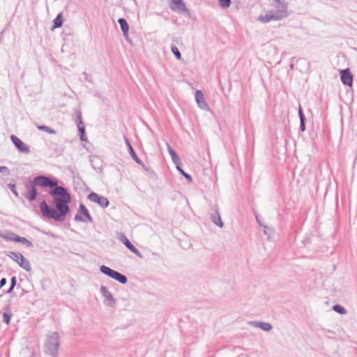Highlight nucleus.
I'll return each instance as SVG.
<instances>
[{"label":"nucleus","instance_id":"412c9836","mask_svg":"<svg viewBox=\"0 0 357 357\" xmlns=\"http://www.w3.org/2000/svg\"><path fill=\"white\" fill-rule=\"evenodd\" d=\"M123 243L126 246L128 249H129L132 253L137 255V256L141 257V254L139 250L132 245V243L125 236H123V239L122 240Z\"/></svg>","mask_w":357,"mask_h":357},{"label":"nucleus","instance_id":"f704fd0d","mask_svg":"<svg viewBox=\"0 0 357 357\" xmlns=\"http://www.w3.org/2000/svg\"><path fill=\"white\" fill-rule=\"evenodd\" d=\"M13 289H11V287L9 288V289L7 291V294H10L13 291Z\"/></svg>","mask_w":357,"mask_h":357},{"label":"nucleus","instance_id":"9b49d317","mask_svg":"<svg viewBox=\"0 0 357 357\" xmlns=\"http://www.w3.org/2000/svg\"><path fill=\"white\" fill-rule=\"evenodd\" d=\"M124 139H125V142H126V144L128 149V151H129V153L130 155V156L132 157V158L141 167H142V168L144 169H145L146 171H148V168L145 166V165L144 164V162L139 158V157L137 156V155L136 154V153L135 152L131 144L130 143V141L129 139H128L127 137H124Z\"/></svg>","mask_w":357,"mask_h":357},{"label":"nucleus","instance_id":"bb28decb","mask_svg":"<svg viewBox=\"0 0 357 357\" xmlns=\"http://www.w3.org/2000/svg\"><path fill=\"white\" fill-rule=\"evenodd\" d=\"M177 170L189 181V182H192V176L185 173L181 168V165H178V166H176Z\"/></svg>","mask_w":357,"mask_h":357},{"label":"nucleus","instance_id":"c85d7f7f","mask_svg":"<svg viewBox=\"0 0 357 357\" xmlns=\"http://www.w3.org/2000/svg\"><path fill=\"white\" fill-rule=\"evenodd\" d=\"M12 316H13V314L11 312H4L3 314V322L6 323V324H9L10 322V319H11Z\"/></svg>","mask_w":357,"mask_h":357},{"label":"nucleus","instance_id":"5701e85b","mask_svg":"<svg viewBox=\"0 0 357 357\" xmlns=\"http://www.w3.org/2000/svg\"><path fill=\"white\" fill-rule=\"evenodd\" d=\"M298 116L300 119V130L303 132L305 130V118L301 106L298 108Z\"/></svg>","mask_w":357,"mask_h":357},{"label":"nucleus","instance_id":"473e14b6","mask_svg":"<svg viewBox=\"0 0 357 357\" xmlns=\"http://www.w3.org/2000/svg\"><path fill=\"white\" fill-rule=\"evenodd\" d=\"M16 282H17V279H16V277H13L11 278V280H10V287H11V289H13L14 287H15L16 285Z\"/></svg>","mask_w":357,"mask_h":357},{"label":"nucleus","instance_id":"c756f323","mask_svg":"<svg viewBox=\"0 0 357 357\" xmlns=\"http://www.w3.org/2000/svg\"><path fill=\"white\" fill-rule=\"evenodd\" d=\"M231 3V0H219V6L223 8H229Z\"/></svg>","mask_w":357,"mask_h":357},{"label":"nucleus","instance_id":"ddd939ff","mask_svg":"<svg viewBox=\"0 0 357 357\" xmlns=\"http://www.w3.org/2000/svg\"><path fill=\"white\" fill-rule=\"evenodd\" d=\"M10 139L19 151L24 153H29L30 152L29 148L17 137L13 135Z\"/></svg>","mask_w":357,"mask_h":357},{"label":"nucleus","instance_id":"72a5a7b5","mask_svg":"<svg viewBox=\"0 0 357 357\" xmlns=\"http://www.w3.org/2000/svg\"><path fill=\"white\" fill-rule=\"evenodd\" d=\"M7 282V280L5 278H3L0 280V289L3 287Z\"/></svg>","mask_w":357,"mask_h":357},{"label":"nucleus","instance_id":"aec40b11","mask_svg":"<svg viewBox=\"0 0 357 357\" xmlns=\"http://www.w3.org/2000/svg\"><path fill=\"white\" fill-rule=\"evenodd\" d=\"M167 146L168 153L171 155L172 162L176 165V166L181 165V160L178 155L176 154V151L172 148V146L169 144H167Z\"/></svg>","mask_w":357,"mask_h":357},{"label":"nucleus","instance_id":"b1692460","mask_svg":"<svg viewBox=\"0 0 357 357\" xmlns=\"http://www.w3.org/2000/svg\"><path fill=\"white\" fill-rule=\"evenodd\" d=\"M53 22H54L53 27L54 29L61 27L63 24L62 14L61 13L58 14L57 16L56 17V18L54 20Z\"/></svg>","mask_w":357,"mask_h":357},{"label":"nucleus","instance_id":"0eeeda50","mask_svg":"<svg viewBox=\"0 0 357 357\" xmlns=\"http://www.w3.org/2000/svg\"><path fill=\"white\" fill-rule=\"evenodd\" d=\"M74 121L77 123L81 141H86L85 128L82 121V112L80 110L77 109L75 111V118Z\"/></svg>","mask_w":357,"mask_h":357},{"label":"nucleus","instance_id":"7c9ffc66","mask_svg":"<svg viewBox=\"0 0 357 357\" xmlns=\"http://www.w3.org/2000/svg\"><path fill=\"white\" fill-rule=\"evenodd\" d=\"M0 172L4 174L5 176H8L10 174V169L5 166H0Z\"/></svg>","mask_w":357,"mask_h":357},{"label":"nucleus","instance_id":"4be33fe9","mask_svg":"<svg viewBox=\"0 0 357 357\" xmlns=\"http://www.w3.org/2000/svg\"><path fill=\"white\" fill-rule=\"evenodd\" d=\"M172 1L175 6V7H172V9L180 11L186 10L185 3H183V0H172Z\"/></svg>","mask_w":357,"mask_h":357},{"label":"nucleus","instance_id":"f8f14e48","mask_svg":"<svg viewBox=\"0 0 357 357\" xmlns=\"http://www.w3.org/2000/svg\"><path fill=\"white\" fill-rule=\"evenodd\" d=\"M195 100L198 107L205 111L209 110V107L206 102L205 96L202 91L197 90L195 94Z\"/></svg>","mask_w":357,"mask_h":357},{"label":"nucleus","instance_id":"2eb2a0df","mask_svg":"<svg viewBox=\"0 0 357 357\" xmlns=\"http://www.w3.org/2000/svg\"><path fill=\"white\" fill-rule=\"evenodd\" d=\"M212 211H214V213L211 215L212 222L218 227H219L220 228L223 227L224 224L221 220L218 207L217 206L214 205L212 207Z\"/></svg>","mask_w":357,"mask_h":357},{"label":"nucleus","instance_id":"423d86ee","mask_svg":"<svg viewBox=\"0 0 357 357\" xmlns=\"http://www.w3.org/2000/svg\"><path fill=\"white\" fill-rule=\"evenodd\" d=\"M100 292L104 298V303L110 307H115L116 305V300L113 297L111 292L105 286H101Z\"/></svg>","mask_w":357,"mask_h":357},{"label":"nucleus","instance_id":"f257e3e1","mask_svg":"<svg viewBox=\"0 0 357 357\" xmlns=\"http://www.w3.org/2000/svg\"><path fill=\"white\" fill-rule=\"evenodd\" d=\"M34 183L42 188H51L50 195L55 201V207L59 213L52 207H50L45 201L40 204L42 214L56 221H63L65 216L69 213L68 204L71 201V196L66 188L58 185L56 179L40 175L34 178Z\"/></svg>","mask_w":357,"mask_h":357},{"label":"nucleus","instance_id":"dca6fc26","mask_svg":"<svg viewBox=\"0 0 357 357\" xmlns=\"http://www.w3.org/2000/svg\"><path fill=\"white\" fill-rule=\"evenodd\" d=\"M36 184L34 183V181L31 183L30 190L27 191L24 197L29 201H33L36 199L38 192L36 188Z\"/></svg>","mask_w":357,"mask_h":357},{"label":"nucleus","instance_id":"393cba45","mask_svg":"<svg viewBox=\"0 0 357 357\" xmlns=\"http://www.w3.org/2000/svg\"><path fill=\"white\" fill-rule=\"evenodd\" d=\"M37 128L39 130H41V131H45L47 133H50V134H56V131L53 129H52L49 126H45V125H38L37 126Z\"/></svg>","mask_w":357,"mask_h":357},{"label":"nucleus","instance_id":"2f4dec72","mask_svg":"<svg viewBox=\"0 0 357 357\" xmlns=\"http://www.w3.org/2000/svg\"><path fill=\"white\" fill-rule=\"evenodd\" d=\"M8 188L13 192V193L15 194V195L16 197H18V193H17V192L16 190V187H15V184H13V183L8 184Z\"/></svg>","mask_w":357,"mask_h":357},{"label":"nucleus","instance_id":"4468645a","mask_svg":"<svg viewBox=\"0 0 357 357\" xmlns=\"http://www.w3.org/2000/svg\"><path fill=\"white\" fill-rule=\"evenodd\" d=\"M340 78L342 82L348 86H351L353 84V75L349 69H344L340 70Z\"/></svg>","mask_w":357,"mask_h":357},{"label":"nucleus","instance_id":"a211bd4d","mask_svg":"<svg viewBox=\"0 0 357 357\" xmlns=\"http://www.w3.org/2000/svg\"><path fill=\"white\" fill-rule=\"evenodd\" d=\"M250 325L259 328L264 331H270L272 329V325L268 322L251 321L250 322Z\"/></svg>","mask_w":357,"mask_h":357},{"label":"nucleus","instance_id":"a878e982","mask_svg":"<svg viewBox=\"0 0 357 357\" xmlns=\"http://www.w3.org/2000/svg\"><path fill=\"white\" fill-rule=\"evenodd\" d=\"M333 310L340 314H345L347 313V310L343 306L338 304L335 305L333 307Z\"/></svg>","mask_w":357,"mask_h":357},{"label":"nucleus","instance_id":"1a4fd4ad","mask_svg":"<svg viewBox=\"0 0 357 357\" xmlns=\"http://www.w3.org/2000/svg\"><path fill=\"white\" fill-rule=\"evenodd\" d=\"M283 18L282 15H280L276 11L269 10L265 14V15H260L258 20L263 23H267L271 21H279Z\"/></svg>","mask_w":357,"mask_h":357},{"label":"nucleus","instance_id":"9d476101","mask_svg":"<svg viewBox=\"0 0 357 357\" xmlns=\"http://www.w3.org/2000/svg\"><path fill=\"white\" fill-rule=\"evenodd\" d=\"M88 199L94 203H97L102 208H106L109 205V200L105 197L99 195L96 192H91L88 195Z\"/></svg>","mask_w":357,"mask_h":357},{"label":"nucleus","instance_id":"7ed1b4c3","mask_svg":"<svg viewBox=\"0 0 357 357\" xmlns=\"http://www.w3.org/2000/svg\"><path fill=\"white\" fill-rule=\"evenodd\" d=\"M100 271L102 273L109 276V278L118 281L122 284H125L128 282L127 277L121 273L110 268L108 266L102 265L100 267Z\"/></svg>","mask_w":357,"mask_h":357},{"label":"nucleus","instance_id":"20e7f679","mask_svg":"<svg viewBox=\"0 0 357 357\" xmlns=\"http://www.w3.org/2000/svg\"><path fill=\"white\" fill-rule=\"evenodd\" d=\"M7 256L12 259L14 261L26 271H31V266L29 260L25 258L21 253L15 252H9Z\"/></svg>","mask_w":357,"mask_h":357},{"label":"nucleus","instance_id":"6ab92c4d","mask_svg":"<svg viewBox=\"0 0 357 357\" xmlns=\"http://www.w3.org/2000/svg\"><path fill=\"white\" fill-rule=\"evenodd\" d=\"M118 22L120 25L121 29L123 32V36L125 38L128 39V31H129V25L124 18H119Z\"/></svg>","mask_w":357,"mask_h":357},{"label":"nucleus","instance_id":"6e6552de","mask_svg":"<svg viewBox=\"0 0 357 357\" xmlns=\"http://www.w3.org/2000/svg\"><path fill=\"white\" fill-rule=\"evenodd\" d=\"M274 3L271 5L275 7L277 10L276 12L279 13L282 17H287L289 15V13L287 10L288 8V2L286 0H273Z\"/></svg>","mask_w":357,"mask_h":357},{"label":"nucleus","instance_id":"f3484780","mask_svg":"<svg viewBox=\"0 0 357 357\" xmlns=\"http://www.w3.org/2000/svg\"><path fill=\"white\" fill-rule=\"evenodd\" d=\"M10 239L13 241H15V242H19V243H23V244L26 245L27 247H33V245L31 241H29L28 239H26L24 237L17 236V234H15L14 233L11 234V236L10 237Z\"/></svg>","mask_w":357,"mask_h":357},{"label":"nucleus","instance_id":"cd10ccee","mask_svg":"<svg viewBox=\"0 0 357 357\" xmlns=\"http://www.w3.org/2000/svg\"><path fill=\"white\" fill-rule=\"evenodd\" d=\"M171 50L172 52V53L174 54V55L175 56V57L178 59V60H181V52H179L178 49L177 48L176 46L175 45H172L171 47Z\"/></svg>","mask_w":357,"mask_h":357},{"label":"nucleus","instance_id":"39448f33","mask_svg":"<svg viewBox=\"0 0 357 357\" xmlns=\"http://www.w3.org/2000/svg\"><path fill=\"white\" fill-rule=\"evenodd\" d=\"M75 220L82 222H91L93 221L88 209L83 204H79V212L76 214Z\"/></svg>","mask_w":357,"mask_h":357},{"label":"nucleus","instance_id":"f03ea898","mask_svg":"<svg viewBox=\"0 0 357 357\" xmlns=\"http://www.w3.org/2000/svg\"><path fill=\"white\" fill-rule=\"evenodd\" d=\"M60 347V336L57 332H51L47 335L44 342V351L45 354L57 357Z\"/></svg>","mask_w":357,"mask_h":357}]
</instances>
